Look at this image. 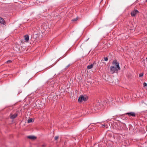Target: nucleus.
I'll return each instance as SVG.
<instances>
[{"mask_svg": "<svg viewBox=\"0 0 147 147\" xmlns=\"http://www.w3.org/2000/svg\"><path fill=\"white\" fill-rule=\"evenodd\" d=\"M112 64L114 65V66H111L110 68V72L111 74H113L117 72L119 70L121 69V68L119 66V63L117 62L116 60H114L113 61Z\"/></svg>", "mask_w": 147, "mask_h": 147, "instance_id": "nucleus-1", "label": "nucleus"}, {"mask_svg": "<svg viewBox=\"0 0 147 147\" xmlns=\"http://www.w3.org/2000/svg\"><path fill=\"white\" fill-rule=\"evenodd\" d=\"M87 100V98L86 97H84L83 95H81L79 98L78 101L79 102H80L82 101H86Z\"/></svg>", "mask_w": 147, "mask_h": 147, "instance_id": "nucleus-2", "label": "nucleus"}, {"mask_svg": "<svg viewBox=\"0 0 147 147\" xmlns=\"http://www.w3.org/2000/svg\"><path fill=\"white\" fill-rule=\"evenodd\" d=\"M125 115H128L129 117L132 116L133 117H135L136 116L135 113L132 112L126 113Z\"/></svg>", "mask_w": 147, "mask_h": 147, "instance_id": "nucleus-3", "label": "nucleus"}, {"mask_svg": "<svg viewBox=\"0 0 147 147\" xmlns=\"http://www.w3.org/2000/svg\"><path fill=\"white\" fill-rule=\"evenodd\" d=\"M139 11L138 10L135 9L131 13V15L132 16H135L136 14Z\"/></svg>", "mask_w": 147, "mask_h": 147, "instance_id": "nucleus-4", "label": "nucleus"}, {"mask_svg": "<svg viewBox=\"0 0 147 147\" xmlns=\"http://www.w3.org/2000/svg\"><path fill=\"white\" fill-rule=\"evenodd\" d=\"M102 104L100 102H98L96 106V109H100L102 107Z\"/></svg>", "mask_w": 147, "mask_h": 147, "instance_id": "nucleus-5", "label": "nucleus"}, {"mask_svg": "<svg viewBox=\"0 0 147 147\" xmlns=\"http://www.w3.org/2000/svg\"><path fill=\"white\" fill-rule=\"evenodd\" d=\"M10 118L11 119H13L16 118L17 116V114H14L13 115H10Z\"/></svg>", "mask_w": 147, "mask_h": 147, "instance_id": "nucleus-6", "label": "nucleus"}, {"mask_svg": "<svg viewBox=\"0 0 147 147\" xmlns=\"http://www.w3.org/2000/svg\"><path fill=\"white\" fill-rule=\"evenodd\" d=\"M0 23L4 24H5V21L2 18L0 17Z\"/></svg>", "mask_w": 147, "mask_h": 147, "instance_id": "nucleus-7", "label": "nucleus"}, {"mask_svg": "<svg viewBox=\"0 0 147 147\" xmlns=\"http://www.w3.org/2000/svg\"><path fill=\"white\" fill-rule=\"evenodd\" d=\"M24 38L26 41L27 42L29 40V37L28 35H26L24 36Z\"/></svg>", "mask_w": 147, "mask_h": 147, "instance_id": "nucleus-8", "label": "nucleus"}, {"mask_svg": "<svg viewBox=\"0 0 147 147\" xmlns=\"http://www.w3.org/2000/svg\"><path fill=\"white\" fill-rule=\"evenodd\" d=\"M28 138L30 139L34 140L36 139V137L34 136H28Z\"/></svg>", "mask_w": 147, "mask_h": 147, "instance_id": "nucleus-9", "label": "nucleus"}, {"mask_svg": "<svg viewBox=\"0 0 147 147\" xmlns=\"http://www.w3.org/2000/svg\"><path fill=\"white\" fill-rule=\"evenodd\" d=\"M93 64H91L90 65H88L87 66V68L88 69H91L92 68Z\"/></svg>", "mask_w": 147, "mask_h": 147, "instance_id": "nucleus-10", "label": "nucleus"}, {"mask_svg": "<svg viewBox=\"0 0 147 147\" xmlns=\"http://www.w3.org/2000/svg\"><path fill=\"white\" fill-rule=\"evenodd\" d=\"M33 122V120L32 119V118H30V119H28L27 120V123H32V122Z\"/></svg>", "mask_w": 147, "mask_h": 147, "instance_id": "nucleus-11", "label": "nucleus"}, {"mask_svg": "<svg viewBox=\"0 0 147 147\" xmlns=\"http://www.w3.org/2000/svg\"><path fill=\"white\" fill-rule=\"evenodd\" d=\"M96 108V106L94 107V108H93L92 109V111L93 112H94L96 111L97 110H98Z\"/></svg>", "mask_w": 147, "mask_h": 147, "instance_id": "nucleus-12", "label": "nucleus"}, {"mask_svg": "<svg viewBox=\"0 0 147 147\" xmlns=\"http://www.w3.org/2000/svg\"><path fill=\"white\" fill-rule=\"evenodd\" d=\"M78 20V18H76L74 19H73L71 20V21L73 22H75Z\"/></svg>", "mask_w": 147, "mask_h": 147, "instance_id": "nucleus-13", "label": "nucleus"}, {"mask_svg": "<svg viewBox=\"0 0 147 147\" xmlns=\"http://www.w3.org/2000/svg\"><path fill=\"white\" fill-rule=\"evenodd\" d=\"M102 126H103V127H105L106 128H107L108 127V126L107 125H102Z\"/></svg>", "mask_w": 147, "mask_h": 147, "instance_id": "nucleus-14", "label": "nucleus"}, {"mask_svg": "<svg viewBox=\"0 0 147 147\" xmlns=\"http://www.w3.org/2000/svg\"><path fill=\"white\" fill-rule=\"evenodd\" d=\"M144 75V74L143 73H141L140 74H139V77H141L143 76Z\"/></svg>", "mask_w": 147, "mask_h": 147, "instance_id": "nucleus-15", "label": "nucleus"}, {"mask_svg": "<svg viewBox=\"0 0 147 147\" xmlns=\"http://www.w3.org/2000/svg\"><path fill=\"white\" fill-rule=\"evenodd\" d=\"M104 60L106 61H108V58L107 57H105L104 58Z\"/></svg>", "mask_w": 147, "mask_h": 147, "instance_id": "nucleus-16", "label": "nucleus"}, {"mask_svg": "<svg viewBox=\"0 0 147 147\" xmlns=\"http://www.w3.org/2000/svg\"><path fill=\"white\" fill-rule=\"evenodd\" d=\"M71 65L70 64H69L67 66H66L65 69H67L68 67H69Z\"/></svg>", "mask_w": 147, "mask_h": 147, "instance_id": "nucleus-17", "label": "nucleus"}, {"mask_svg": "<svg viewBox=\"0 0 147 147\" xmlns=\"http://www.w3.org/2000/svg\"><path fill=\"white\" fill-rule=\"evenodd\" d=\"M59 138V136H55V140H57Z\"/></svg>", "mask_w": 147, "mask_h": 147, "instance_id": "nucleus-18", "label": "nucleus"}, {"mask_svg": "<svg viewBox=\"0 0 147 147\" xmlns=\"http://www.w3.org/2000/svg\"><path fill=\"white\" fill-rule=\"evenodd\" d=\"M143 85L144 86H147V84L146 83L144 82V83Z\"/></svg>", "mask_w": 147, "mask_h": 147, "instance_id": "nucleus-19", "label": "nucleus"}, {"mask_svg": "<svg viewBox=\"0 0 147 147\" xmlns=\"http://www.w3.org/2000/svg\"><path fill=\"white\" fill-rule=\"evenodd\" d=\"M11 61L10 60H8L7 61V63H11Z\"/></svg>", "mask_w": 147, "mask_h": 147, "instance_id": "nucleus-20", "label": "nucleus"}, {"mask_svg": "<svg viewBox=\"0 0 147 147\" xmlns=\"http://www.w3.org/2000/svg\"><path fill=\"white\" fill-rule=\"evenodd\" d=\"M45 146L44 145H42V146Z\"/></svg>", "mask_w": 147, "mask_h": 147, "instance_id": "nucleus-21", "label": "nucleus"}, {"mask_svg": "<svg viewBox=\"0 0 147 147\" xmlns=\"http://www.w3.org/2000/svg\"><path fill=\"white\" fill-rule=\"evenodd\" d=\"M49 82H48V83L49 84Z\"/></svg>", "mask_w": 147, "mask_h": 147, "instance_id": "nucleus-22", "label": "nucleus"}, {"mask_svg": "<svg viewBox=\"0 0 147 147\" xmlns=\"http://www.w3.org/2000/svg\"><path fill=\"white\" fill-rule=\"evenodd\" d=\"M147 1V0H146V2Z\"/></svg>", "mask_w": 147, "mask_h": 147, "instance_id": "nucleus-23", "label": "nucleus"}, {"mask_svg": "<svg viewBox=\"0 0 147 147\" xmlns=\"http://www.w3.org/2000/svg\"><path fill=\"white\" fill-rule=\"evenodd\" d=\"M146 59H147V58H146Z\"/></svg>", "mask_w": 147, "mask_h": 147, "instance_id": "nucleus-24", "label": "nucleus"}]
</instances>
